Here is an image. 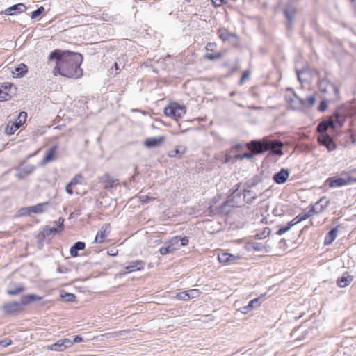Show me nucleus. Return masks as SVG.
I'll return each instance as SVG.
<instances>
[{"label": "nucleus", "instance_id": "6e6d98bb", "mask_svg": "<svg viewBox=\"0 0 356 356\" xmlns=\"http://www.w3.org/2000/svg\"><path fill=\"white\" fill-rule=\"evenodd\" d=\"M138 197L142 204H147L155 200L154 197L149 195H140Z\"/></svg>", "mask_w": 356, "mask_h": 356}, {"label": "nucleus", "instance_id": "c9c22d12", "mask_svg": "<svg viewBox=\"0 0 356 356\" xmlns=\"http://www.w3.org/2000/svg\"><path fill=\"white\" fill-rule=\"evenodd\" d=\"M332 88L334 89V83L330 81L327 79L326 78L322 79L319 81L318 83V88L319 90L322 92H326L328 87Z\"/></svg>", "mask_w": 356, "mask_h": 356}, {"label": "nucleus", "instance_id": "b1692460", "mask_svg": "<svg viewBox=\"0 0 356 356\" xmlns=\"http://www.w3.org/2000/svg\"><path fill=\"white\" fill-rule=\"evenodd\" d=\"M145 261L143 260H136L129 262V264L124 267L125 270H127L129 273L134 271H140L144 269L145 268Z\"/></svg>", "mask_w": 356, "mask_h": 356}, {"label": "nucleus", "instance_id": "09e8293b", "mask_svg": "<svg viewBox=\"0 0 356 356\" xmlns=\"http://www.w3.org/2000/svg\"><path fill=\"white\" fill-rule=\"evenodd\" d=\"M45 9L43 6L38 7L36 10L31 13V17L32 19L38 18L40 15L44 14Z\"/></svg>", "mask_w": 356, "mask_h": 356}, {"label": "nucleus", "instance_id": "ddd939ff", "mask_svg": "<svg viewBox=\"0 0 356 356\" xmlns=\"http://www.w3.org/2000/svg\"><path fill=\"white\" fill-rule=\"evenodd\" d=\"M266 298V294H262L260 296L255 298L250 301L248 302V305L243 307H241L238 310L246 314L249 313L250 311L253 310L255 308H257L260 306L262 301H264Z\"/></svg>", "mask_w": 356, "mask_h": 356}, {"label": "nucleus", "instance_id": "c03bdc74", "mask_svg": "<svg viewBox=\"0 0 356 356\" xmlns=\"http://www.w3.org/2000/svg\"><path fill=\"white\" fill-rule=\"evenodd\" d=\"M351 182V178L350 177L347 178L335 177V186L341 187L346 186Z\"/></svg>", "mask_w": 356, "mask_h": 356}, {"label": "nucleus", "instance_id": "7c9ffc66", "mask_svg": "<svg viewBox=\"0 0 356 356\" xmlns=\"http://www.w3.org/2000/svg\"><path fill=\"white\" fill-rule=\"evenodd\" d=\"M14 284H9L8 289L6 290V293L8 295L11 296H17L26 290V288L22 284H19L17 286L13 288V285Z\"/></svg>", "mask_w": 356, "mask_h": 356}, {"label": "nucleus", "instance_id": "4d7b16f0", "mask_svg": "<svg viewBox=\"0 0 356 356\" xmlns=\"http://www.w3.org/2000/svg\"><path fill=\"white\" fill-rule=\"evenodd\" d=\"M320 206L322 207V209L323 210L326 208L330 202V200L326 197H321L319 200Z\"/></svg>", "mask_w": 356, "mask_h": 356}, {"label": "nucleus", "instance_id": "4c0bfd02", "mask_svg": "<svg viewBox=\"0 0 356 356\" xmlns=\"http://www.w3.org/2000/svg\"><path fill=\"white\" fill-rule=\"evenodd\" d=\"M316 97L314 95H310L307 96L305 99H303V104L302 106V108H310L313 106L316 103Z\"/></svg>", "mask_w": 356, "mask_h": 356}, {"label": "nucleus", "instance_id": "338daca9", "mask_svg": "<svg viewBox=\"0 0 356 356\" xmlns=\"http://www.w3.org/2000/svg\"><path fill=\"white\" fill-rule=\"evenodd\" d=\"M217 44L215 42H208L205 47L207 51H213Z\"/></svg>", "mask_w": 356, "mask_h": 356}, {"label": "nucleus", "instance_id": "0e129e2a", "mask_svg": "<svg viewBox=\"0 0 356 356\" xmlns=\"http://www.w3.org/2000/svg\"><path fill=\"white\" fill-rule=\"evenodd\" d=\"M211 1L212 5L215 8L220 7L222 4L225 3V0H210Z\"/></svg>", "mask_w": 356, "mask_h": 356}, {"label": "nucleus", "instance_id": "0eeeda50", "mask_svg": "<svg viewBox=\"0 0 356 356\" xmlns=\"http://www.w3.org/2000/svg\"><path fill=\"white\" fill-rule=\"evenodd\" d=\"M186 112V106L177 102H170L163 108L165 116L170 117L176 120L181 119Z\"/></svg>", "mask_w": 356, "mask_h": 356}, {"label": "nucleus", "instance_id": "6e6552de", "mask_svg": "<svg viewBox=\"0 0 356 356\" xmlns=\"http://www.w3.org/2000/svg\"><path fill=\"white\" fill-rule=\"evenodd\" d=\"M51 205V202L47 201L38 203L35 205L22 207L18 210L17 215L18 216H26L31 215L32 213L36 214L43 213Z\"/></svg>", "mask_w": 356, "mask_h": 356}, {"label": "nucleus", "instance_id": "864d4df0", "mask_svg": "<svg viewBox=\"0 0 356 356\" xmlns=\"http://www.w3.org/2000/svg\"><path fill=\"white\" fill-rule=\"evenodd\" d=\"M255 156H257V154H254V152H253L252 151H251V152H245L241 155H238L237 156V159L241 160H243L244 159H252Z\"/></svg>", "mask_w": 356, "mask_h": 356}, {"label": "nucleus", "instance_id": "4468645a", "mask_svg": "<svg viewBox=\"0 0 356 356\" xmlns=\"http://www.w3.org/2000/svg\"><path fill=\"white\" fill-rule=\"evenodd\" d=\"M241 185L242 184L241 182L237 183L229 190L228 199L230 200L233 204L231 207H234L235 204L238 202V200L241 199L243 195V191H240Z\"/></svg>", "mask_w": 356, "mask_h": 356}, {"label": "nucleus", "instance_id": "f3484780", "mask_svg": "<svg viewBox=\"0 0 356 356\" xmlns=\"http://www.w3.org/2000/svg\"><path fill=\"white\" fill-rule=\"evenodd\" d=\"M58 149L57 145L50 147L46 152L42 160L40 163V166H44L47 163L54 161L56 157V152Z\"/></svg>", "mask_w": 356, "mask_h": 356}, {"label": "nucleus", "instance_id": "20e7f679", "mask_svg": "<svg viewBox=\"0 0 356 356\" xmlns=\"http://www.w3.org/2000/svg\"><path fill=\"white\" fill-rule=\"evenodd\" d=\"M348 115L349 111L348 108H335V148L337 147V140L343 147L348 146L350 144H354L356 142V139L355 138L353 134L348 129H347V132L344 134V141L339 140L338 139V137L341 136V135L337 132V129L343 127L344 122L348 118Z\"/></svg>", "mask_w": 356, "mask_h": 356}, {"label": "nucleus", "instance_id": "473e14b6", "mask_svg": "<svg viewBox=\"0 0 356 356\" xmlns=\"http://www.w3.org/2000/svg\"><path fill=\"white\" fill-rule=\"evenodd\" d=\"M186 147L184 145H177L175 147V148L173 150H171L168 153V156L170 157H178L181 158V156L185 153L186 152Z\"/></svg>", "mask_w": 356, "mask_h": 356}, {"label": "nucleus", "instance_id": "dca6fc26", "mask_svg": "<svg viewBox=\"0 0 356 356\" xmlns=\"http://www.w3.org/2000/svg\"><path fill=\"white\" fill-rule=\"evenodd\" d=\"M165 140V137L164 136L148 137L144 140L143 145L147 149H152L160 147Z\"/></svg>", "mask_w": 356, "mask_h": 356}, {"label": "nucleus", "instance_id": "5fc2aeb1", "mask_svg": "<svg viewBox=\"0 0 356 356\" xmlns=\"http://www.w3.org/2000/svg\"><path fill=\"white\" fill-rule=\"evenodd\" d=\"M250 72L249 70H243L242 72V74H241V76L240 78L238 84L240 86H242L244 83L245 81L250 77Z\"/></svg>", "mask_w": 356, "mask_h": 356}, {"label": "nucleus", "instance_id": "bf43d9fd", "mask_svg": "<svg viewBox=\"0 0 356 356\" xmlns=\"http://www.w3.org/2000/svg\"><path fill=\"white\" fill-rule=\"evenodd\" d=\"M26 118H27V113L26 112H24V111H21L18 114L17 118L16 120H17V121H21L22 122V124H23L24 122L26 121Z\"/></svg>", "mask_w": 356, "mask_h": 356}, {"label": "nucleus", "instance_id": "423d86ee", "mask_svg": "<svg viewBox=\"0 0 356 356\" xmlns=\"http://www.w3.org/2000/svg\"><path fill=\"white\" fill-rule=\"evenodd\" d=\"M217 35L224 43L229 44L234 49H241V38L237 33L230 32L225 27H220L217 30Z\"/></svg>", "mask_w": 356, "mask_h": 356}, {"label": "nucleus", "instance_id": "c756f323", "mask_svg": "<svg viewBox=\"0 0 356 356\" xmlns=\"http://www.w3.org/2000/svg\"><path fill=\"white\" fill-rule=\"evenodd\" d=\"M231 203H232V201L228 199L225 202H222L220 206L215 207L214 213L217 215L229 214L230 210L227 209V207L230 206Z\"/></svg>", "mask_w": 356, "mask_h": 356}, {"label": "nucleus", "instance_id": "49530a36", "mask_svg": "<svg viewBox=\"0 0 356 356\" xmlns=\"http://www.w3.org/2000/svg\"><path fill=\"white\" fill-rule=\"evenodd\" d=\"M252 248L254 251L268 252L267 246L262 243L252 241Z\"/></svg>", "mask_w": 356, "mask_h": 356}, {"label": "nucleus", "instance_id": "412c9836", "mask_svg": "<svg viewBox=\"0 0 356 356\" xmlns=\"http://www.w3.org/2000/svg\"><path fill=\"white\" fill-rule=\"evenodd\" d=\"M263 177H264L263 172H261L259 174L255 175L251 179H248L246 181H245L243 183V188H247L252 189V188L257 186L259 184H260L263 182V179H264Z\"/></svg>", "mask_w": 356, "mask_h": 356}, {"label": "nucleus", "instance_id": "774afa93", "mask_svg": "<svg viewBox=\"0 0 356 356\" xmlns=\"http://www.w3.org/2000/svg\"><path fill=\"white\" fill-rule=\"evenodd\" d=\"M72 187H73V185H72L70 182L67 183L65 186V191L69 195L73 194V188Z\"/></svg>", "mask_w": 356, "mask_h": 356}, {"label": "nucleus", "instance_id": "603ef678", "mask_svg": "<svg viewBox=\"0 0 356 356\" xmlns=\"http://www.w3.org/2000/svg\"><path fill=\"white\" fill-rule=\"evenodd\" d=\"M328 107V102L326 99H322L317 106V110L319 112H324Z\"/></svg>", "mask_w": 356, "mask_h": 356}, {"label": "nucleus", "instance_id": "a211bd4d", "mask_svg": "<svg viewBox=\"0 0 356 356\" xmlns=\"http://www.w3.org/2000/svg\"><path fill=\"white\" fill-rule=\"evenodd\" d=\"M72 346L71 339H63L57 341L49 346V349L53 351L61 352Z\"/></svg>", "mask_w": 356, "mask_h": 356}, {"label": "nucleus", "instance_id": "680f3d73", "mask_svg": "<svg viewBox=\"0 0 356 356\" xmlns=\"http://www.w3.org/2000/svg\"><path fill=\"white\" fill-rule=\"evenodd\" d=\"M232 148L234 151L240 152L243 149V145L241 143H236L232 145Z\"/></svg>", "mask_w": 356, "mask_h": 356}, {"label": "nucleus", "instance_id": "7ed1b4c3", "mask_svg": "<svg viewBox=\"0 0 356 356\" xmlns=\"http://www.w3.org/2000/svg\"><path fill=\"white\" fill-rule=\"evenodd\" d=\"M318 143L329 151L334 150V118L323 120L316 127Z\"/></svg>", "mask_w": 356, "mask_h": 356}, {"label": "nucleus", "instance_id": "69168bd1", "mask_svg": "<svg viewBox=\"0 0 356 356\" xmlns=\"http://www.w3.org/2000/svg\"><path fill=\"white\" fill-rule=\"evenodd\" d=\"M69 270H70L67 267L63 266H58L56 270V271L59 273H67L69 272Z\"/></svg>", "mask_w": 356, "mask_h": 356}, {"label": "nucleus", "instance_id": "f8f14e48", "mask_svg": "<svg viewBox=\"0 0 356 356\" xmlns=\"http://www.w3.org/2000/svg\"><path fill=\"white\" fill-rule=\"evenodd\" d=\"M64 221L65 219L62 217H60L58 220L54 222V224L56 225V227L54 226L51 227L48 225H44L42 229L47 237L52 234H60L64 230Z\"/></svg>", "mask_w": 356, "mask_h": 356}, {"label": "nucleus", "instance_id": "a18cd8bd", "mask_svg": "<svg viewBox=\"0 0 356 356\" xmlns=\"http://www.w3.org/2000/svg\"><path fill=\"white\" fill-rule=\"evenodd\" d=\"M286 102L289 104V106L293 109V110H300L302 107V104H298V101L295 100L294 99L291 97H286Z\"/></svg>", "mask_w": 356, "mask_h": 356}, {"label": "nucleus", "instance_id": "aec40b11", "mask_svg": "<svg viewBox=\"0 0 356 356\" xmlns=\"http://www.w3.org/2000/svg\"><path fill=\"white\" fill-rule=\"evenodd\" d=\"M289 174L287 168H282L278 172L274 173L273 180L277 184H283L287 181Z\"/></svg>", "mask_w": 356, "mask_h": 356}, {"label": "nucleus", "instance_id": "2f4dec72", "mask_svg": "<svg viewBox=\"0 0 356 356\" xmlns=\"http://www.w3.org/2000/svg\"><path fill=\"white\" fill-rule=\"evenodd\" d=\"M352 280L353 276L349 275L348 273H346L337 280V284L338 286L343 288L349 285Z\"/></svg>", "mask_w": 356, "mask_h": 356}, {"label": "nucleus", "instance_id": "2eb2a0df", "mask_svg": "<svg viewBox=\"0 0 356 356\" xmlns=\"http://www.w3.org/2000/svg\"><path fill=\"white\" fill-rule=\"evenodd\" d=\"M201 292L199 289H193L177 293L176 298L180 300L187 301L200 296Z\"/></svg>", "mask_w": 356, "mask_h": 356}, {"label": "nucleus", "instance_id": "a878e982", "mask_svg": "<svg viewBox=\"0 0 356 356\" xmlns=\"http://www.w3.org/2000/svg\"><path fill=\"white\" fill-rule=\"evenodd\" d=\"M243 200L248 204H252L257 198V193L252 189L243 188Z\"/></svg>", "mask_w": 356, "mask_h": 356}, {"label": "nucleus", "instance_id": "cd10ccee", "mask_svg": "<svg viewBox=\"0 0 356 356\" xmlns=\"http://www.w3.org/2000/svg\"><path fill=\"white\" fill-rule=\"evenodd\" d=\"M28 66L23 63H21L14 67L12 73L17 78L24 77L28 72Z\"/></svg>", "mask_w": 356, "mask_h": 356}, {"label": "nucleus", "instance_id": "393cba45", "mask_svg": "<svg viewBox=\"0 0 356 356\" xmlns=\"http://www.w3.org/2000/svg\"><path fill=\"white\" fill-rule=\"evenodd\" d=\"M118 180L112 177L108 173H105L100 179V181L105 183L104 189L110 191L116 187L115 182Z\"/></svg>", "mask_w": 356, "mask_h": 356}, {"label": "nucleus", "instance_id": "f257e3e1", "mask_svg": "<svg viewBox=\"0 0 356 356\" xmlns=\"http://www.w3.org/2000/svg\"><path fill=\"white\" fill-rule=\"evenodd\" d=\"M83 56L81 53L70 50L56 49L51 51L48 61L55 62L53 73L55 76L60 75L68 79H79L83 75L81 65Z\"/></svg>", "mask_w": 356, "mask_h": 356}, {"label": "nucleus", "instance_id": "58836bf2", "mask_svg": "<svg viewBox=\"0 0 356 356\" xmlns=\"http://www.w3.org/2000/svg\"><path fill=\"white\" fill-rule=\"evenodd\" d=\"M223 56V54L222 52H216V53H207L204 54V58L210 60V61H215L218 59L222 58Z\"/></svg>", "mask_w": 356, "mask_h": 356}, {"label": "nucleus", "instance_id": "c85d7f7f", "mask_svg": "<svg viewBox=\"0 0 356 356\" xmlns=\"http://www.w3.org/2000/svg\"><path fill=\"white\" fill-rule=\"evenodd\" d=\"M86 248V243L83 241L75 242L70 249L71 257H76L79 256V251L83 250Z\"/></svg>", "mask_w": 356, "mask_h": 356}, {"label": "nucleus", "instance_id": "72a5a7b5", "mask_svg": "<svg viewBox=\"0 0 356 356\" xmlns=\"http://www.w3.org/2000/svg\"><path fill=\"white\" fill-rule=\"evenodd\" d=\"M310 217V213H307L306 211H303L302 212L300 213L298 216H296L293 219H292L291 221V224L292 226H294L297 225L298 223L307 220Z\"/></svg>", "mask_w": 356, "mask_h": 356}, {"label": "nucleus", "instance_id": "f704fd0d", "mask_svg": "<svg viewBox=\"0 0 356 356\" xmlns=\"http://www.w3.org/2000/svg\"><path fill=\"white\" fill-rule=\"evenodd\" d=\"M16 170H21L24 175H31L35 169V166L32 165H25V162H22L20 165L15 168Z\"/></svg>", "mask_w": 356, "mask_h": 356}, {"label": "nucleus", "instance_id": "9d476101", "mask_svg": "<svg viewBox=\"0 0 356 356\" xmlns=\"http://www.w3.org/2000/svg\"><path fill=\"white\" fill-rule=\"evenodd\" d=\"M17 87L10 82L0 83V102L10 100L16 94Z\"/></svg>", "mask_w": 356, "mask_h": 356}, {"label": "nucleus", "instance_id": "79ce46f5", "mask_svg": "<svg viewBox=\"0 0 356 356\" xmlns=\"http://www.w3.org/2000/svg\"><path fill=\"white\" fill-rule=\"evenodd\" d=\"M292 227L293 226L290 222H288L286 225H279V229H278L277 232H276V234L279 236H282V235L284 234L286 232H287L288 231H289Z\"/></svg>", "mask_w": 356, "mask_h": 356}, {"label": "nucleus", "instance_id": "de8ad7c7", "mask_svg": "<svg viewBox=\"0 0 356 356\" xmlns=\"http://www.w3.org/2000/svg\"><path fill=\"white\" fill-rule=\"evenodd\" d=\"M334 242V227H330L328 233L325 237V245H330Z\"/></svg>", "mask_w": 356, "mask_h": 356}, {"label": "nucleus", "instance_id": "13d9d810", "mask_svg": "<svg viewBox=\"0 0 356 356\" xmlns=\"http://www.w3.org/2000/svg\"><path fill=\"white\" fill-rule=\"evenodd\" d=\"M13 343V341L9 338H4L3 339L0 340V346L6 348L9 346Z\"/></svg>", "mask_w": 356, "mask_h": 356}, {"label": "nucleus", "instance_id": "e2e57ef3", "mask_svg": "<svg viewBox=\"0 0 356 356\" xmlns=\"http://www.w3.org/2000/svg\"><path fill=\"white\" fill-rule=\"evenodd\" d=\"M288 90H291L293 92V95L294 97V99L298 101V104H303V99L300 97L292 88H289Z\"/></svg>", "mask_w": 356, "mask_h": 356}, {"label": "nucleus", "instance_id": "ea45409f", "mask_svg": "<svg viewBox=\"0 0 356 356\" xmlns=\"http://www.w3.org/2000/svg\"><path fill=\"white\" fill-rule=\"evenodd\" d=\"M271 230L269 227H265L262 232L255 234L253 237L254 239H264L270 235Z\"/></svg>", "mask_w": 356, "mask_h": 356}, {"label": "nucleus", "instance_id": "f03ea898", "mask_svg": "<svg viewBox=\"0 0 356 356\" xmlns=\"http://www.w3.org/2000/svg\"><path fill=\"white\" fill-rule=\"evenodd\" d=\"M247 145L257 155H261L266 152H269L273 156L283 154V143L280 140L264 137L261 139L252 140L248 143Z\"/></svg>", "mask_w": 356, "mask_h": 356}, {"label": "nucleus", "instance_id": "6ab92c4d", "mask_svg": "<svg viewBox=\"0 0 356 356\" xmlns=\"http://www.w3.org/2000/svg\"><path fill=\"white\" fill-rule=\"evenodd\" d=\"M111 232V225L109 223H104L101 229L97 232L94 243H101L109 235Z\"/></svg>", "mask_w": 356, "mask_h": 356}, {"label": "nucleus", "instance_id": "37998d69", "mask_svg": "<svg viewBox=\"0 0 356 356\" xmlns=\"http://www.w3.org/2000/svg\"><path fill=\"white\" fill-rule=\"evenodd\" d=\"M47 236H46L44 232L42 229V230L36 236L37 244L39 248H42L44 246V242Z\"/></svg>", "mask_w": 356, "mask_h": 356}, {"label": "nucleus", "instance_id": "1a4fd4ad", "mask_svg": "<svg viewBox=\"0 0 356 356\" xmlns=\"http://www.w3.org/2000/svg\"><path fill=\"white\" fill-rule=\"evenodd\" d=\"M282 13L286 19L284 24L286 29L288 31L292 30L296 17L298 14V8L293 5L288 4L283 8Z\"/></svg>", "mask_w": 356, "mask_h": 356}, {"label": "nucleus", "instance_id": "39448f33", "mask_svg": "<svg viewBox=\"0 0 356 356\" xmlns=\"http://www.w3.org/2000/svg\"><path fill=\"white\" fill-rule=\"evenodd\" d=\"M42 300V296L35 293L22 296L19 301H11L4 303L1 310L6 316L18 314L24 310V307Z\"/></svg>", "mask_w": 356, "mask_h": 356}, {"label": "nucleus", "instance_id": "4be33fe9", "mask_svg": "<svg viewBox=\"0 0 356 356\" xmlns=\"http://www.w3.org/2000/svg\"><path fill=\"white\" fill-rule=\"evenodd\" d=\"M26 10V7L25 4H24L22 3H19L14 4L11 6L8 7V8H6L3 11V14H5L6 15L13 16V15L22 13L25 12Z\"/></svg>", "mask_w": 356, "mask_h": 356}, {"label": "nucleus", "instance_id": "5701e85b", "mask_svg": "<svg viewBox=\"0 0 356 356\" xmlns=\"http://www.w3.org/2000/svg\"><path fill=\"white\" fill-rule=\"evenodd\" d=\"M218 259L220 263L228 264L239 259L240 256L238 254L235 255L229 252H222L218 254Z\"/></svg>", "mask_w": 356, "mask_h": 356}, {"label": "nucleus", "instance_id": "9b49d317", "mask_svg": "<svg viewBox=\"0 0 356 356\" xmlns=\"http://www.w3.org/2000/svg\"><path fill=\"white\" fill-rule=\"evenodd\" d=\"M166 243H169L170 246L175 252L179 250L181 247H185L189 243V237L184 236H175L170 238L166 241Z\"/></svg>", "mask_w": 356, "mask_h": 356}, {"label": "nucleus", "instance_id": "052dcab7", "mask_svg": "<svg viewBox=\"0 0 356 356\" xmlns=\"http://www.w3.org/2000/svg\"><path fill=\"white\" fill-rule=\"evenodd\" d=\"M84 341L83 338L82 337V336L81 335H75L73 337V339H71V342H72V346L74 344V343H81Z\"/></svg>", "mask_w": 356, "mask_h": 356}, {"label": "nucleus", "instance_id": "8fccbe9b", "mask_svg": "<svg viewBox=\"0 0 356 356\" xmlns=\"http://www.w3.org/2000/svg\"><path fill=\"white\" fill-rule=\"evenodd\" d=\"M165 246L161 247L159 248V252L161 255H166L174 252L170 246L169 243H166V241L165 242Z\"/></svg>", "mask_w": 356, "mask_h": 356}, {"label": "nucleus", "instance_id": "a19ab883", "mask_svg": "<svg viewBox=\"0 0 356 356\" xmlns=\"http://www.w3.org/2000/svg\"><path fill=\"white\" fill-rule=\"evenodd\" d=\"M309 210L307 211V213H310V216L315 213H319L323 211L322 207L320 206L319 202H316L315 204L311 205L308 207Z\"/></svg>", "mask_w": 356, "mask_h": 356}, {"label": "nucleus", "instance_id": "3c124183", "mask_svg": "<svg viewBox=\"0 0 356 356\" xmlns=\"http://www.w3.org/2000/svg\"><path fill=\"white\" fill-rule=\"evenodd\" d=\"M240 68V60L238 59H236L233 65L230 67L229 74H234L235 72L238 71Z\"/></svg>", "mask_w": 356, "mask_h": 356}, {"label": "nucleus", "instance_id": "e433bc0d", "mask_svg": "<svg viewBox=\"0 0 356 356\" xmlns=\"http://www.w3.org/2000/svg\"><path fill=\"white\" fill-rule=\"evenodd\" d=\"M60 298L66 302H74L76 300V296L75 294L64 291L60 292Z\"/></svg>", "mask_w": 356, "mask_h": 356}, {"label": "nucleus", "instance_id": "bb28decb", "mask_svg": "<svg viewBox=\"0 0 356 356\" xmlns=\"http://www.w3.org/2000/svg\"><path fill=\"white\" fill-rule=\"evenodd\" d=\"M22 126V122L21 121H17V120H15V121H9L5 128L4 132L6 135L11 136L14 134L15 132Z\"/></svg>", "mask_w": 356, "mask_h": 356}]
</instances>
